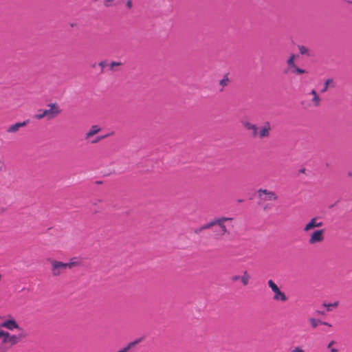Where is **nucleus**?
I'll use <instances>...</instances> for the list:
<instances>
[{"instance_id": "423d86ee", "label": "nucleus", "mask_w": 352, "mask_h": 352, "mask_svg": "<svg viewBox=\"0 0 352 352\" xmlns=\"http://www.w3.org/2000/svg\"><path fill=\"white\" fill-rule=\"evenodd\" d=\"M267 285L274 292L273 300L274 301L285 302L288 300L285 294L280 289L278 285L272 280H269L267 281Z\"/></svg>"}, {"instance_id": "e433bc0d", "label": "nucleus", "mask_w": 352, "mask_h": 352, "mask_svg": "<svg viewBox=\"0 0 352 352\" xmlns=\"http://www.w3.org/2000/svg\"><path fill=\"white\" fill-rule=\"evenodd\" d=\"M349 176H351V175H352V173H349Z\"/></svg>"}, {"instance_id": "1a4fd4ad", "label": "nucleus", "mask_w": 352, "mask_h": 352, "mask_svg": "<svg viewBox=\"0 0 352 352\" xmlns=\"http://www.w3.org/2000/svg\"><path fill=\"white\" fill-rule=\"evenodd\" d=\"M259 198L264 201H276L278 199V196L276 193L272 190H269L267 189L261 188L258 190Z\"/></svg>"}, {"instance_id": "cd10ccee", "label": "nucleus", "mask_w": 352, "mask_h": 352, "mask_svg": "<svg viewBox=\"0 0 352 352\" xmlns=\"http://www.w3.org/2000/svg\"><path fill=\"white\" fill-rule=\"evenodd\" d=\"M114 0H104V4L107 7L111 6Z\"/></svg>"}, {"instance_id": "ddd939ff", "label": "nucleus", "mask_w": 352, "mask_h": 352, "mask_svg": "<svg viewBox=\"0 0 352 352\" xmlns=\"http://www.w3.org/2000/svg\"><path fill=\"white\" fill-rule=\"evenodd\" d=\"M310 94L313 96V98L311 99V105L314 107H318L320 104V98L318 96L317 92L315 89H312L310 92Z\"/></svg>"}, {"instance_id": "39448f33", "label": "nucleus", "mask_w": 352, "mask_h": 352, "mask_svg": "<svg viewBox=\"0 0 352 352\" xmlns=\"http://www.w3.org/2000/svg\"><path fill=\"white\" fill-rule=\"evenodd\" d=\"M102 131V128L98 125L94 124L92 125L89 130L85 133V140L87 141L90 142L91 144H96L104 139L106 136H100L96 137L95 139L91 140V138L97 135L98 133H100Z\"/></svg>"}, {"instance_id": "c85d7f7f", "label": "nucleus", "mask_w": 352, "mask_h": 352, "mask_svg": "<svg viewBox=\"0 0 352 352\" xmlns=\"http://www.w3.org/2000/svg\"><path fill=\"white\" fill-rule=\"evenodd\" d=\"M241 276H234L232 277L231 279H232V281L235 282V281H237L239 280H241Z\"/></svg>"}, {"instance_id": "6ab92c4d", "label": "nucleus", "mask_w": 352, "mask_h": 352, "mask_svg": "<svg viewBox=\"0 0 352 352\" xmlns=\"http://www.w3.org/2000/svg\"><path fill=\"white\" fill-rule=\"evenodd\" d=\"M122 65V63L120 62H116V61H113L111 62L109 65V69L111 71H113V72H115L116 71V67H118V66H120Z\"/></svg>"}, {"instance_id": "f03ea898", "label": "nucleus", "mask_w": 352, "mask_h": 352, "mask_svg": "<svg viewBox=\"0 0 352 352\" xmlns=\"http://www.w3.org/2000/svg\"><path fill=\"white\" fill-rule=\"evenodd\" d=\"M50 263L51 265V274L53 277H58L67 269H72L78 265V263L76 261L63 263L55 259H51Z\"/></svg>"}, {"instance_id": "393cba45", "label": "nucleus", "mask_w": 352, "mask_h": 352, "mask_svg": "<svg viewBox=\"0 0 352 352\" xmlns=\"http://www.w3.org/2000/svg\"><path fill=\"white\" fill-rule=\"evenodd\" d=\"M338 302H334L333 304H331V303H329V304H326V303H324L322 305H323L324 307H327V311H330V310H331V307H337V306H338Z\"/></svg>"}, {"instance_id": "a211bd4d", "label": "nucleus", "mask_w": 352, "mask_h": 352, "mask_svg": "<svg viewBox=\"0 0 352 352\" xmlns=\"http://www.w3.org/2000/svg\"><path fill=\"white\" fill-rule=\"evenodd\" d=\"M309 321L311 325V327L313 329H315L316 328L319 324H320V323H322V321L318 320V319H316V318H310L309 319Z\"/></svg>"}, {"instance_id": "5701e85b", "label": "nucleus", "mask_w": 352, "mask_h": 352, "mask_svg": "<svg viewBox=\"0 0 352 352\" xmlns=\"http://www.w3.org/2000/svg\"><path fill=\"white\" fill-rule=\"evenodd\" d=\"M291 352H307L301 346H295L291 349Z\"/></svg>"}, {"instance_id": "b1692460", "label": "nucleus", "mask_w": 352, "mask_h": 352, "mask_svg": "<svg viewBox=\"0 0 352 352\" xmlns=\"http://www.w3.org/2000/svg\"><path fill=\"white\" fill-rule=\"evenodd\" d=\"M228 82H229V78L227 76H225L223 77V79H221L220 81H219V84L221 86H222L223 87H226L228 85Z\"/></svg>"}, {"instance_id": "2f4dec72", "label": "nucleus", "mask_w": 352, "mask_h": 352, "mask_svg": "<svg viewBox=\"0 0 352 352\" xmlns=\"http://www.w3.org/2000/svg\"><path fill=\"white\" fill-rule=\"evenodd\" d=\"M203 230H201V227H200V228H197V229H196V230H195V233H196V234H199V233H200V232H201V231H203Z\"/></svg>"}, {"instance_id": "aec40b11", "label": "nucleus", "mask_w": 352, "mask_h": 352, "mask_svg": "<svg viewBox=\"0 0 352 352\" xmlns=\"http://www.w3.org/2000/svg\"><path fill=\"white\" fill-rule=\"evenodd\" d=\"M258 129V127L256 124H254L252 128L251 129H250V131H251V135L252 138H257Z\"/></svg>"}, {"instance_id": "bb28decb", "label": "nucleus", "mask_w": 352, "mask_h": 352, "mask_svg": "<svg viewBox=\"0 0 352 352\" xmlns=\"http://www.w3.org/2000/svg\"><path fill=\"white\" fill-rule=\"evenodd\" d=\"M9 333L7 332L5 336H3L2 338V343L3 344H8V338H9Z\"/></svg>"}, {"instance_id": "6e6552de", "label": "nucleus", "mask_w": 352, "mask_h": 352, "mask_svg": "<svg viewBox=\"0 0 352 352\" xmlns=\"http://www.w3.org/2000/svg\"><path fill=\"white\" fill-rule=\"evenodd\" d=\"M324 225L322 221L318 217L311 218L304 226L302 230L305 233H309L310 231L316 228H321Z\"/></svg>"}, {"instance_id": "20e7f679", "label": "nucleus", "mask_w": 352, "mask_h": 352, "mask_svg": "<svg viewBox=\"0 0 352 352\" xmlns=\"http://www.w3.org/2000/svg\"><path fill=\"white\" fill-rule=\"evenodd\" d=\"M298 56L295 54H291L287 60V68L285 70V74H302L307 73L306 70L302 69L298 67L295 61L297 59Z\"/></svg>"}, {"instance_id": "9b49d317", "label": "nucleus", "mask_w": 352, "mask_h": 352, "mask_svg": "<svg viewBox=\"0 0 352 352\" xmlns=\"http://www.w3.org/2000/svg\"><path fill=\"white\" fill-rule=\"evenodd\" d=\"M29 123V120L16 122L14 124H10L8 126L6 130V133L8 134L16 133L19 131L20 129L22 127H25Z\"/></svg>"}, {"instance_id": "c9c22d12", "label": "nucleus", "mask_w": 352, "mask_h": 352, "mask_svg": "<svg viewBox=\"0 0 352 352\" xmlns=\"http://www.w3.org/2000/svg\"><path fill=\"white\" fill-rule=\"evenodd\" d=\"M3 162L2 161L0 160V170H1V168H3Z\"/></svg>"}, {"instance_id": "4c0bfd02", "label": "nucleus", "mask_w": 352, "mask_h": 352, "mask_svg": "<svg viewBox=\"0 0 352 352\" xmlns=\"http://www.w3.org/2000/svg\"><path fill=\"white\" fill-rule=\"evenodd\" d=\"M349 3L352 5V1H349Z\"/></svg>"}, {"instance_id": "dca6fc26", "label": "nucleus", "mask_w": 352, "mask_h": 352, "mask_svg": "<svg viewBox=\"0 0 352 352\" xmlns=\"http://www.w3.org/2000/svg\"><path fill=\"white\" fill-rule=\"evenodd\" d=\"M250 274L248 273L247 271H245L243 272V276L241 277V283H243V285L244 286H246L249 284V282H250Z\"/></svg>"}, {"instance_id": "473e14b6", "label": "nucleus", "mask_w": 352, "mask_h": 352, "mask_svg": "<svg viewBox=\"0 0 352 352\" xmlns=\"http://www.w3.org/2000/svg\"><path fill=\"white\" fill-rule=\"evenodd\" d=\"M99 66H100L102 68H103L105 66V63L102 62V61L99 63Z\"/></svg>"}, {"instance_id": "f8f14e48", "label": "nucleus", "mask_w": 352, "mask_h": 352, "mask_svg": "<svg viewBox=\"0 0 352 352\" xmlns=\"http://www.w3.org/2000/svg\"><path fill=\"white\" fill-rule=\"evenodd\" d=\"M1 327L6 328L9 330L19 329V327L14 318L7 320L1 324Z\"/></svg>"}, {"instance_id": "412c9836", "label": "nucleus", "mask_w": 352, "mask_h": 352, "mask_svg": "<svg viewBox=\"0 0 352 352\" xmlns=\"http://www.w3.org/2000/svg\"><path fill=\"white\" fill-rule=\"evenodd\" d=\"M299 52L302 55H307L309 56V50L305 46L301 45L298 47Z\"/></svg>"}, {"instance_id": "4468645a", "label": "nucleus", "mask_w": 352, "mask_h": 352, "mask_svg": "<svg viewBox=\"0 0 352 352\" xmlns=\"http://www.w3.org/2000/svg\"><path fill=\"white\" fill-rule=\"evenodd\" d=\"M21 337H22V334H21L19 336L9 334V338L8 339V344L10 346H13V345L16 344L20 341V338Z\"/></svg>"}, {"instance_id": "7c9ffc66", "label": "nucleus", "mask_w": 352, "mask_h": 352, "mask_svg": "<svg viewBox=\"0 0 352 352\" xmlns=\"http://www.w3.org/2000/svg\"><path fill=\"white\" fill-rule=\"evenodd\" d=\"M6 333H7V331L0 330V338H1L3 336H5Z\"/></svg>"}, {"instance_id": "0eeeda50", "label": "nucleus", "mask_w": 352, "mask_h": 352, "mask_svg": "<svg viewBox=\"0 0 352 352\" xmlns=\"http://www.w3.org/2000/svg\"><path fill=\"white\" fill-rule=\"evenodd\" d=\"M324 240V230H315L309 234L308 243L310 245H314L321 243Z\"/></svg>"}, {"instance_id": "7ed1b4c3", "label": "nucleus", "mask_w": 352, "mask_h": 352, "mask_svg": "<svg viewBox=\"0 0 352 352\" xmlns=\"http://www.w3.org/2000/svg\"><path fill=\"white\" fill-rule=\"evenodd\" d=\"M49 109H39L38 113L34 116V118L37 120H41L46 118L47 120H50L56 117L61 113V109L59 105L56 103H50L47 105Z\"/></svg>"}, {"instance_id": "f3484780", "label": "nucleus", "mask_w": 352, "mask_h": 352, "mask_svg": "<svg viewBox=\"0 0 352 352\" xmlns=\"http://www.w3.org/2000/svg\"><path fill=\"white\" fill-rule=\"evenodd\" d=\"M336 342L334 340H331L327 346L329 352H339V350L335 346Z\"/></svg>"}, {"instance_id": "c756f323", "label": "nucleus", "mask_w": 352, "mask_h": 352, "mask_svg": "<svg viewBox=\"0 0 352 352\" xmlns=\"http://www.w3.org/2000/svg\"><path fill=\"white\" fill-rule=\"evenodd\" d=\"M126 6L129 8H131V6H132V1L131 0H129L127 1L126 2Z\"/></svg>"}, {"instance_id": "a878e982", "label": "nucleus", "mask_w": 352, "mask_h": 352, "mask_svg": "<svg viewBox=\"0 0 352 352\" xmlns=\"http://www.w3.org/2000/svg\"><path fill=\"white\" fill-rule=\"evenodd\" d=\"M333 82V80L331 79H327L325 82H324V88L322 89V92H325L327 89H328V86L330 83H331Z\"/></svg>"}, {"instance_id": "9d476101", "label": "nucleus", "mask_w": 352, "mask_h": 352, "mask_svg": "<svg viewBox=\"0 0 352 352\" xmlns=\"http://www.w3.org/2000/svg\"><path fill=\"white\" fill-rule=\"evenodd\" d=\"M271 130V124L269 122H265L262 126L258 127L256 138L263 139L269 138L270 135Z\"/></svg>"}, {"instance_id": "72a5a7b5", "label": "nucleus", "mask_w": 352, "mask_h": 352, "mask_svg": "<svg viewBox=\"0 0 352 352\" xmlns=\"http://www.w3.org/2000/svg\"><path fill=\"white\" fill-rule=\"evenodd\" d=\"M320 324H324V325H326V326H329V327H331V324H329L328 322H322V323H320Z\"/></svg>"}, {"instance_id": "58836bf2", "label": "nucleus", "mask_w": 352, "mask_h": 352, "mask_svg": "<svg viewBox=\"0 0 352 352\" xmlns=\"http://www.w3.org/2000/svg\"><path fill=\"white\" fill-rule=\"evenodd\" d=\"M1 280V275L0 274V280Z\"/></svg>"}, {"instance_id": "2eb2a0df", "label": "nucleus", "mask_w": 352, "mask_h": 352, "mask_svg": "<svg viewBox=\"0 0 352 352\" xmlns=\"http://www.w3.org/2000/svg\"><path fill=\"white\" fill-rule=\"evenodd\" d=\"M217 221V218H214L213 219H212L211 221H210L208 223L203 225L201 226V230H208V229H210V228H212L216 226V222Z\"/></svg>"}, {"instance_id": "f704fd0d", "label": "nucleus", "mask_w": 352, "mask_h": 352, "mask_svg": "<svg viewBox=\"0 0 352 352\" xmlns=\"http://www.w3.org/2000/svg\"><path fill=\"white\" fill-rule=\"evenodd\" d=\"M5 212V209L3 208L0 207V214H3Z\"/></svg>"}, {"instance_id": "4be33fe9", "label": "nucleus", "mask_w": 352, "mask_h": 352, "mask_svg": "<svg viewBox=\"0 0 352 352\" xmlns=\"http://www.w3.org/2000/svg\"><path fill=\"white\" fill-rule=\"evenodd\" d=\"M242 124L246 130L250 131V129H251L252 128V126H254V124H252L248 121H243L242 122Z\"/></svg>"}, {"instance_id": "f257e3e1", "label": "nucleus", "mask_w": 352, "mask_h": 352, "mask_svg": "<svg viewBox=\"0 0 352 352\" xmlns=\"http://www.w3.org/2000/svg\"><path fill=\"white\" fill-rule=\"evenodd\" d=\"M234 219L232 217H217L216 226L212 230V236L214 239H221L226 234H229L230 231L226 225V222L232 223Z\"/></svg>"}]
</instances>
